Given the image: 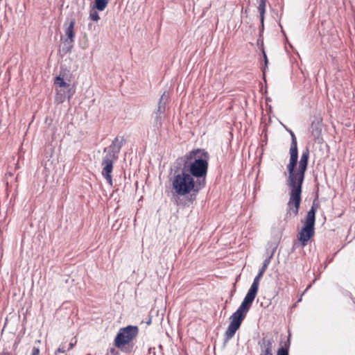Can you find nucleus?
Returning a JSON list of instances; mask_svg holds the SVG:
<instances>
[{"mask_svg": "<svg viewBox=\"0 0 355 355\" xmlns=\"http://www.w3.org/2000/svg\"><path fill=\"white\" fill-rule=\"evenodd\" d=\"M290 160L287 165L288 176L286 180V185L289 189V200L287 203L288 212L290 216H296L299 212L301 202V195L302 184L304 182L305 173L307 169L309 151L306 149L302 152L297 170L295 169L298 159L297 145L295 141L293 147L290 148Z\"/></svg>", "mask_w": 355, "mask_h": 355, "instance_id": "obj_1", "label": "nucleus"}, {"mask_svg": "<svg viewBox=\"0 0 355 355\" xmlns=\"http://www.w3.org/2000/svg\"><path fill=\"white\" fill-rule=\"evenodd\" d=\"M266 268V259L263 261L262 268L254 279L247 295L238 309L231 315L230 323L225 331L227 339L232 338L239 329L258 292L259 280Z\"/></svg>", "mask_w": 355, "mask_h": 355, "instance_id": "obj_2", "label": "nucleus"}, {"mask_svg": "<svg viewBox=\"0 0 355 355\" xmlns=\"http://www.w3.org/2000/svg\"><path fill=\"white\" fill-rule=\"evenodd\" d=\"M185 163L182 168L192 178L200 182V186L204 188L206 184V176L208 170V162L209 155L204 149H196L190 151L185 155Z\"/></svg>", "mask_w": 355, "mask_h": 355, "instance_id": "obj_3", "label": "nucleus"}, {"mask_svg": "<svg viewBox=\"0 0 355 355\" xmlns=\"http://www.w3.org/2000/svg\"><path fill=\"white\" fill-rule=\"evenodd\" d=\"M191 176L183 169L174 171L170 182L177 195L184 196L191 193L196 194L202 189L200 182H196Z\"/></svg>", "mask_w": 355, "mask_h": 355, "instance_id": "obj_4", "label": "nucleus"}, {"mask_svg": "<svg viewBox=\"0 0 355 355\" xmlns=\"http://www.w3.org/2000/svg\"><path fill=\"white\" fill-rule=\"evenodd\" d=\"M316 209L313 204L308 211L304 225L299 233L298 239L302 246H305L314 235Z\"/></svg>", "mask_w": 355, "mask_h": 355, "instance_id": "obj_5", "label": "nucleus"}, {"mask_svg": "<svg viewBox=\"0 0 355 355\" xmlns=\"http://www.w3.org/2000/svg\"><path fill=\"white\" fill-rule=\"evenodd\" d=\"M259 3L258 9L260 12V18H261V30L259 38L257 40V48L261 51L263 56V60H264V67L262 69L263 73V79L265 83H266V72L265 67H266V52L264 49V42H263V33L264 31V15H265V3L266 2V0H257Z\"/></svg>", "mask_w": 355, "mask_h": 355, "instance_id": "obj_6", "label": "nucleus"}, {"mask_svg": "<svg viewBox=\"0 0 355 355\" xmlns=\"http://www.w3.org/2000/svg\"><path fill=\"white\" fill-rule=\"evenodd\" d=\"M138 334V327L137 326H128L121 328L118 332L114 343L116 347L121 348L132 341Z\"/></svg>", "mask_w": 355, "mask_h": 355, "instance_id": "obj_7", "label": "nucleus"}, {"mask_svg": "<svg viewBox=\"0 0 355 355\" xmlns=\"http://www.w3.org/2000/svg\"><path fill=\"white\" fill-rule=\"evenodd\" d=\"M116 160V159H115L105 156L103 158L102 160L103 170L101 174L110 186L112 185V178L111 173L113 170V164Z\"/></svg>", "mask_w": 355, "mask_h": 355, "instance_id": "obj_8", "label": "nucleus"}, {"mask_svg": "<svg viewBox=\"0 0 355 355\" xmlns=\"http://www.w3.org/2000/svg\"><path fill=\"white\" fill-rule=\"evenodd\" d=\"M123 144V138L119 139V137H116L109 147L104 148V152L106 153L105 156L117 159L118 154L119 153Z\"/></svg>", "mask_w": 355, "mask_h": 355, "instance_id": "obj_9", "label": "nucleus"}, {"mask_svg": "<svg viewBox=\"0 0 355 355\" xmlns=\"http://www.w3.org/2000/svg\"><path fill=\"white\" fill-rule=\"evenodd\" d=\"M75 19H71L69 25L64 28V33L67 36V39L65 40V42L67 43L70 46L72 45L74 42L75 38V33H74V26H75Z\"/></svg>", "mask_w": 355, "mask_h": 355, "instance_id": "obj_10", "label": "nucleus"}, {"mask_svg": "<svg viewBox=\"0 0 355 355\" xmlns=\"http://www.w3.org/2000/svg\"><path fill=\"white\" fill-rule=\"evenodd\" d=\"M168 94H167L166 92L163 93V94L161 96L159 103H158V107L157 110V112L159 114H164L166 110V105L168 102Z\"/></svg>", "mask_w": 355, "mask_h": 355, "instance_id": "obj_11", "label": "nucleus"}, {"mask_svg": "<svg viewBox=\"0 0 355 355\" xmlns=\"http://www.w3.org/2000/svg\"><path fill=\"white\" fill-rule=\"evenodd\" d=\"M164 119V114H159L157 112H155V117L153 122V126L155 131L159 130L162 125Z\"/></svg>", "mask_w": 355, "mask_h": 355, "instance_id": "obj_12", "label": "nucleus"}, {"mask_svg": "<svg viewBox=\"0 0 355 355\" xmlns=\"http://www.w3.org/2000/svg\"><path fill=\"white\" fill-rule=\"evenodd\" d=\"M290 339L284 341V345L277 351V355H289Z\"/></svg>", "mask_w": 355, "mask_h": 355, "instance_id": "obj_13", "label": "nucleus"}, {"mask_svg": "<svg viewBox=\"0 0 355 355\" xmlns=\"http://www.w3.org/2000/svg\"><path fill=\"white\" fill-rule=\"evenodd\" d=\"M54 84L60 87L67 88L69 87V84L67 83L60 76L55 78Z\"/></svg>", "mask_w": 355, "mask_h": 355, "instance_id": "obj_14", "label": "nucleus"}, {"mask_svg": "<svg viewBox=\"0 0 355 355\" xmlns=\"http://www.w3.org/2000/svg\"><path fill=\"white\" fill-rule=\"evenodd\" d=\"M108 3V0H95V6L98 10H103L107 4Z\"/></svg>", "mask_w": 355, "mask_h": 355, "instance_id": "obj_15", "label": "nucleus"}, {"mask_svg": "<svg viewBox=\"0 0 355 355\" xmlns=\"http://www.w3.org/2000/svg\"><path fill=\"white\" fill-rule=\"evenodd\" d=\"M281 124L283 125V127L289 132V134L291 135V147H293V142L294 141H295V143L297 145V139H296V137L295 135V134L293 133V132L288 129L285 125H284L282 123H281Z\"/></svg>", "mask_w": 355, "mask_h": 355, "instance_id": "obj_16", "label": "nucleus"}, {"mask_svg": "<svg viewBox=\"0 0 355 355\" xmlns=\"http://www.w3.org/2000/svg\"><path fill=\"white\" fill-rule=\"evenodd\" d=\"M89 18L93 20L97 21L100 17L98 13L96 11L91 12L89 14Z\"/></svg>", "mask_w": 355, "mask_h": 355, "instance_id": "obj_17", "label": "nucleus"}, {"mask_svg": "<svg viewBox=\"0 0 355 355\" xmlns=\"http://www.w3.org/2000/svg\"><path fill=\"white\" fill-rule=\"evenodd\" d=\"M67 350H68V349H67L65 344L62 343L58 348L57 352H58V353H64Z\"/></svg>", "mask_w": 355, "mask_h": 355, "instance_id": "obj_18", "label": "nucleus"}, {"mask_svg": "<svg viewBox=\"0 0 355 355\" xmlns=\"http://www.w3.org/2000/svg\"><path fill=\"white\" fill-rule=\"evenodd\" d=\"M76 339L75 338H73V339H71V342L69 343V347L67 348L68 350H70L71 349L74 345L76 344Z\"/></svg>", "mask_w": 355, "mask_h": 355, "instance_id": "obj_19", "label": "nucleus"}, {"mask_svg": "<svg viewBox=\"0 0 355 355\" xmlns=\"http://www.w3.org/2000/svg\"><path fill=\"white\" fill-rule=\"evenodd\" d=\"M31 355H40V349L37 347H33L32 349Z\"/></svg>", "mask_w": 355, "mask_h": 355, "instance_id": "obj_20", "label": "nucleus"}, {"mask_svg": "<svg viewBox=\"0 0 355 355\" xmlns=\"http://www.w3.org/2000/svg\"><path fill=\"white\" fill-rule=\"evenodd\" d=\"M62 92V90H58V96H57V99L59 100L60 101H64V94H59Z\"/></svg>", "mask_w": 355, "mask_h": 355, "instance_id": "obj_21", "label": "nucleus"}, {"mask_svg": "<svg viewBox=\"0 0 355 355\" xmlns=\"http://www.w3.org/2000/svg\"><path fill=\"white\" fill-rule=\"evenodd\" d=\"M259 344H261L262 351L264 352V354H261V355H266V349H263V345L265 344V339L263 338L261 342H259Z\"/></svg>", "mask_w": 355, "mask_h": 355, "instance_id": "obj_22", "label": "nucleus"}, {"mask_svg": "<svg viewBox=\"0 0 355 355\" xmlns=\"http://www.w3.org/2000/svg\"><path fill=\"white\" fill-rule=\"evenodd\" d=\"M262 136L264 138H266V124L263 125Z\"/></svg>", "mask_w": 355, "mask_h": 355, "instance_id": "obj_23", "label": "nucleus"}, {"mask_svg": "<svg viewBox=\"0 0 355 355\" xmlns=\"http://www.w3.org/2000/svg\"><path fill=\"white\" fill-rule=\"evenodd\" d=\"M261 91H262V93L263 95H265L266 94V85H262L261 87Z\"/></svg>", "mask_w": 355, "mask_h": 355, "instance_id": "obj_24", "label": "nucleus"}, {"mask_svg": "<svg viewBox=\"0 0 355 355\" xmlns=\"http://www.w3.org/2000/svg\"><path fill=\"white\" fill-rule=\"evenodd\" d=\"M320 132V131L318 128H316L315 130H313V134H315V133L318 134Z\"/></svg>", "mask_w": 355, "mask_h": 355, "instance_id": "obj_25", "label": "nucleus"}, {"mask_svg": "<svg viewBox=\"0 0 355 355\" xmlns=\"http://www.w3.org/2000/svg\"><path fill=\"white\" fill-rule=\"evenodd\" d=\"M311 285L309 284L307 288L305 289L304 292H306L308 289H309L311 288Z\"/></svg>", "mask_w": 355, "mask_h": 355, "instance_id": "obj_26", "label": "nucleus"}, {"mask_svg": "<svg viewBox=\"0 0 355 355\" xmlns=\"http://www.w3.org/2000/svg\"><path fill=\"white\" fill-rule=\"evenodd\" d=\"M301 300H302V296L300 297V298H299L297 302H300Z\"/></svg>", "mask_w": 355, "mask_h": 355, "instance_id": "obj_27", "label": "nucleus"}, {"mask_svg": "<svg viewBox=\"0 0 355 355\" xmlns=\"http://www.w3.org/2000/svg\"><path fill=\"white\" fill-rule=\"evenodd\" d=\"M268 108H269L270 110H271V107L270 106L268 105Z\"/></svg>", "mask_w": 355, "mask_h": 355, "instance_id": "obj_28", "label": "nucleus"}, {"mask_svg": "<svg viewBox=\"0 0 355 355\" xmlns=\"http://www.w3.org/2000/svg\"><path fill=\"white\" fill-rule=\"evenodd\" d=\"M266 101H267V98H265V103L266 104Z\"/></svg>", "mask_w": 355, "mask_h": 355, "instance_id": "obj_29", "label": "nucleus"}, {"mask_svg": "<svg viewBox=\"0 0 355 355\" xmlns=\"http://www.w3.org/2000/svg\"><path fill=\"white\" fill-rule=\"evenodd\" d=\"M267 353H268V354H269V350H268V351H267Z\"/></svg>", "mask_w": 355, "mask_h": 355, "instance_id": "obj_30", "label": "nucleus"}]
</instances>
